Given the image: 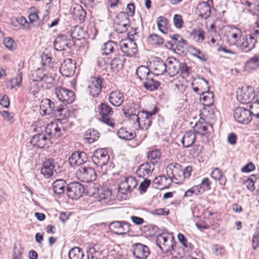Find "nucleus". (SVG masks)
<instances>
[{
	"mask_svg": "<svg viewBox=\"0 0 259 259\" xmlns=\"http://www.w3.org/2000/svg\"><path fill=\"white\" fill-rule=\"evenodd\" d=\"M98 112L100 116L99 119L101 122L109 126H114L115 121L111 117L114 112L112 108L107 103H101L98 106Z\"/></svg>",
	"mask_w": 259,
	"mask_h": 259,
	"instance_id": "1",
	"label": "nucleus"
},
{
	"mask_svg": "<svg viewBox=\"0 0 259 259\" xmlns=\"http://www.w3.org/2000/svg\"><path fill=\"white\" fill-rule=\"evenodd\" d=\"M91 159L95 165L102 167L107 164L110 156L105 149L99 148L94 151Z\"/></svg>",
	"mask_w": 259,
	"mask_h": 259,
	"instance_id": "2",
	"label": "nucleus"
},
{
	"mask_svg": "<svg viewBox=\"0 0 259 259\" xmlns=\"http://www.w3.org/2000/svg\"><path fill=\"white\" fill-rule=\"evenodd\" d=\"M55 94L59 100L65 105L71 104L75 98V94L72 91L61 87L56 88Z\"/></svg>",
	"mask_w": 259,
	"mask_h": 259,
	"instance_id": "3",
	"label": "nucleus"
},
{
	"mask_svg": "<svg viewBox=\"0 0 259 259\" xmlns=\"http://www.w3.org/2000/svg\"><path fill=\"white\" fill-rule=\"evenodd\" d=\"M254 98V90L250 85L243 87L237 91V98L242 104L250 103Z\"/></svg>",
	"mask_w": 259,
	"mask_h": 259,
	"instance_id": "4",
	"label": "nucleus"
},
{
	"mask_svg": "<svg viewBox=\"0 0 259 259\" xmlns=\"http://www.w3.org/2000/svg\"><path fill=\"white\" fill-rule=\"evenodd\" d=\"M156 241L157 245L163 252H171L172 250H174L175 244L173 237H171L170 240L168 241L167 236L163 234H159L157 236Z\"/></svg>",
	"mask_w": 259,
	"mask_h": 259,
	"instance_id": "5",
	"label": "nucleus"
},
{
	"mask_svg": "<svg viewBox=\"0 0 259 259\" xmlns=\"http://www.w3.org/2000/svg\"><path fill=\"white\" fill-rule=\"evenodd\" d=\"M78 179L84 183H90L96 180L97 175L95 170L89 167L81 166L76 171Z\"/></svg>",
	"mask_w": 259,
	"mask_h": 259,
	"instance_id": "6",
	"label": "nucleus"
},
{
	"mask_svg": "<svg viewBox=\"0 0 259 259\" xmlns=\"http://www.w3.org/2000/svg\"><path fill=\"white\" fill-rule=\"evenodd\" d=\"M252 112L243 107H237L234 111L235 120L242 124H248L251 120Z\"/></svg>",
	"mask_w": 259,
	"mask_h": 259,
	"instance_id": "7",
	"label": "nucleus"
},
{
	"mask_svg": "<svg viewBox=\"0 0 259 259\" xmlns=\"http://www.w3.org/2000/svg\"><path fill=\"white\" fill-rule=\"evenodd\" d=\"M131 225L126 221H113L109 225V229L115 234L120 235L125 234L131 230Z\"/></svg>",
	"mask_w": 259,
	"mask_h": 259,
	"instance_id": "8",
	"label": "nucleus"
},
{
	"mask_svg": "<svg viewBox=\"0 0 259 259\" xmlns=\"http://www.w3.org/2000/svg\"><path fill=\"white\" fill-rule=\"evenodd\" d=\"M84 191V187L78 182H73L67 185L66 194L72 199H77L82 196Z\"/></svg>",
	"mask_w": 259,
	"mask_h": 259,
	"instance_id": "9",
	"label": "nucleus"
},
{
	"mask_svg": "<svg viewBox=\"0 0 259 259\" xmlns=\"http://www.w3.org/2000/svg\"><path fill=\"white\" fill-rule=\"evenodd\" d=\"M132 252L134 256L137 259H146L150 254L149 247L140 243L132 245Z\"/></svg>",
	"mask_w": 259,
	"mask_h": 259,
	"instance_id": "10",
	"label": "nucleus"
},
{
	"mask_svg": "<svg viewBox=\"0 0 259 259\" xmlns=\"http://www.w3.org/2000/svg\"><path fill=\"white\" fill-rule=\"evenodd\" d=\"M102 83L103 79L100 76L91 78L88 85L90 95L93 97H97L101 93Z\"/></svg>",
	"mask_w": 259,
	"mask_h": 259,
	"instance_id": "11",
	"label": "nucleus"
},
{
	"mask_svg": "<svg viewBox=\"0 0 259 259\" xmlns=\"http://www.w3.org/2000/svg\"><path fill=\"white\" fill-rule=\"evenodd\" d=\"M75 69V62L71 59H66L61 64L60 72L63 76L69 77L74 74Z\"/></svg>",
	"mask_w": 259,
	"mask_h": 259,
	"instance_id": "12",
	"label": "nucleus"
},
{
	"mask_svg": "<svg viewBox=\"0 0 259 259\" xmlns=\"http://www.w3.org/2000/svg\"><path fill=\"white\" fill-rule=\"evenodd\" d=\"M119 47L121 51L127 57L134 56L138 51L136 42L128 39L126 42H121Z\"/></svg>",
	"mask_w": 259,
	"mask_h": 259,
	"instance_id": "13",
	"label": "nucleus"
},
{
	"mask_svg": "<svg viewBox=\"0 0 259 259\" xmlns=\"http://www.w3.org/2000/svg\"><path fill=\"white\" fill-rule=\"evenodd\" d=\"M57 162L52 158H49L44 161L41 168V174L46 178H49L53 176L54 171H56L55 167Z\"/></svg>",
	"mask_w": 259,
	"mask_h": 259,
	"instance_id": "14",
	"label": "nucleus"
},
{
	"mask_svg": "<svg viewBox=\"0 0 259 259\" xmlns=\"http://www.w3.org/2000/svg\"><path fill=\"white\" fill-rule=\"evenodd\" d=\"M86 153L83 151H76L72 153L69 157L68 162L72 166L80 165L87 161Z\"/></svg>",
	"mask_w": 259,
	"mask_h": 259,
	"instance_id": "15",
	"label": "nucleus"
},
{
	"mask_svg": "<svg viewBox=\"0 0 259 259\" xmlns=\"http://www.w3.org/2000/svg\"><path fill=\"white\" fill-rule=\"evenodd\" d=\"M242 40L240 49L244 52H249L251 51L257 42L256 38L253 35H249L248 36H243Z\"/></svg>",
	"mask_w": 259,
	"mask_h": 259,
	"instance_id": "16",
	"label": "nucleus"
},
{
	"mask_svg": "<svg viewBox=\"0 0 259 259\" xmlns=\"http://www.w3.org/2000/svg\"><path fill=\"white\" fill-rule=\"evenodd\" d=\"M101 51L103 55H115L119 53V47L116 42L109 40L102 45Z\"/></svg>",
	"mask_w": 259,
	"mask_h": 259,
	"instance_id": "17",
	"label": "nucleus"
},
{
	"mask_svg": "<svg viewBox=\"0 0 259 259\" xmlns=\"http://www.w3.org/2000/svg\"><path fill=\"white\" fill-rule=\"evenodd\" d=\"M155 164V162L151 161L140 165L136 171L137 175L140 178L151 175L154 170Z\"/></svg>",
	"mask_w": 259,
	"mask_h": 259,
	"instance_id": "18",
	"label": "nucleus"
},
{
	"mask_svg": "<svg viewBox=\"0 0 259 259\" xmlns=\"http://www.w3.org/2000/svg\"><path fill=\"white\" fill-rule=\"evenodd\" d=\"M157 112L156 107H155L152 111H147L146 110L141 111L140 115H142L140 119L141 128L148 129L151 125V117L155 115Z\"/></svg>",
	"mask_w": 259,
	"mask_h": 259,
	"instance_id": "19",
	"label": "nucleus"
},
{
	"mask_svg": "<svg viewBox=\"0 0 259 259\" xmlns=\"http://www.w3.org/2000/svg\"><path fill=\"white\" fill-rule=\"evenodd\" d=\"M45 132L49 137V139L52 138H58L62 135L61 127L57 122H51L48 124L46 127Z\"/></svg>",
	"mask_w": 259,
	"mask_h": 259,
	"instance_id": "20",
	"label": "nucleus"
},
{
	"mask_svg": "<svg viewBox=\"0 0 259 259\" xmlns=\"http://www.w3.org/2000/svg\"><path fill=\"white\" fill-rule=\"evenodd\" d=\"M98 201L104 205L112 204L111 191L107 187H102L98 189Z\"/></svg>",
	"mask_w": 259,
	"mask_h": 259,
	"instance_id": "21",
	"label": "nucleus"
},
{
	"mask_svg": "<svg viewBox=\"0 0 259 259\" xmlns=\"http://www.w3.org/2000/svg\"><path fill=\"white\" fill-rule=\"evenodd\" d=\"M125 61V58L123 55L119 53L115 55L110 62L111 69L113 72H119L123 69Z\"/></svg>",
	"mask_w": 259,
	"mask_h": 259,
	"instance_id": "22",
	"label": "nucleus"
},
{
	"mask_svg": "<svg viewBox=\"0 0 259 259\" xmlns=\"http://www.w3.org/2000/svg\"><path fill=\"white\" fill-rule=\"evenodd\" d=\"M201 79L205 82L207 90L206 91H202L199 93L200 95V99L204 101L203 103L204 105L209 106L213 103V92L209 90L210 87L208 82L204 78H201Z\"/></svg>",
	"mask_w": 259,
	"mask_h": 259,
	"instance_id": "23",
	"label": "nucleus"
},
{
	"mask_svg": "<svg viewBox=\"0 0 259 259\" xmlns=\"http://www.w3.org/2000/svg\"><path fill=\"white\" fill-rule=\"evenodd\" d=\"M155 74L153 73L150 74L143 82L144 88L149 91H154L158 89L161 83L160 82L154 79Z\"/></svg>",
	"mask_w": 259,
	"mask_h": 259,
	"instance_id": "24",
	"label": "nucleus"
},
{
	"mask_svg": "<svg viewBox=\"0 0 259 259\" xmlns=\"http://www.w3.org/2000/svg\"><path fill=\"white\" fill-rule=\"evenodd\" d=\"M49 141V138L45 134H37L32 137L30 143L33 146L44 148Z\"/></svg>",
	"mask_w": 259,
	"mask_h": 259,
	"instance_id": "25",
	"label": "nucleus"
},
{
	"mask_svg": "<svg viewBox=\"0 0 259 259\" xmlns=\"http://www.w3.org/2000/svg\"><path fill=\"white\" fill-rule=\"evenodd\" d=\"M166 62H164L161 58L156 57L153 62V70L156 75L163 74L167 72Z\"/></svg>",
	"mask_w": 259,
	"mask_h": 259,
	"instance_id": "26",
	"label": "nucleus"
},
{
	"mask_svg": "<svg viewBox=\"0 0 259 259\" xmlns=\"http://www.w3.org/2000/svg\"><path fill=\"white\" fill-rule=\"evenodd\" d=\"M124 96L119 91H112L109 96L108 100L110 103L113 106H119L124 101Z\"/></svg>",
	"mask_w": 259,
	"mask_h": 259,
	"instance_id": "27",
	"label": "nucleus"
},
{
	"mask_svg": "<svg viewBox=\"0 0 259 259\" xmlns=\"http://www.w3.org/2000/svg\"><path fill=\"white\" fill-rule=\"evenodd\" d=\"M67 183L63 179H57L53 183V190L54 193L58 195L63 194L66 190Z\"/></svg>",
	"mask_w": 259,
	"mask_h": 259,
	"instance_id": "28",
	"label": "nucleus"
},
{
	"mask_svg": "<svg viewBox=\"0 0 259 259\" xmlns=\"http://www.w3.org/2000/svg\"><path fill=\"white\" fill-rule=\"evenodd\" d=\"M55 104L50 99H45L42 104L40 105L41 111L44 115H52V112L54 111Z\"/></svg>",
	"mask_w": 259,
	"mask_h": 259,
	"instance_id": "29",
	"label": "nucleus"
},
{
	"mask_svg": "<svg viewBox=\"0 0 259 259\" xmlns=\"http://www.w3.org/2000/svg\"><path fill=\"white\" fill-rule=\"evenodd\" d=\"M196 140V135L193 132H187L183 136L181 142L184 147L189 148L192 146Z\"/></svg>",
	"mask_w": 259,
	"mask_h": 259,
	"instance_id": "30",
	"label": "nucleus"
},
{
	"mask_svg": "<svg viewBox=\"0 0 259 259\" xmlns=\"http://www.w3.org/2000/svg\"><path fill=\"white\" fill-rule=\"evenodd\" d=\"M168 179L164 175L159 176L156 177L153 181V185H155L156 188H158L160 190L167 189L169 187L170 182L168 184H166Z\"/></svg>",
	"mask_w": 259,
	"mask_h": 259,
	"instance_id": "31",
	"label": "nucleus"
},
{
	"mask_svg": "<svg viewBox=\"0 0 259 259\" xmlns=\"http://www.w3.org/2000/svg\"><path fill=\"white\" fill-rule=\"evenodd\" d=\"M197 10L199 11V16L204 19L208 18L211 14V8L207 2L200 4Z\"/></svg>",
	"mask_w": 259,
	"mask_h": 259,
	"instance_id": "32",
	"label": "nucleus"
},
{
	"mask_svg": "<svg viewBox=\"0 0 259 259\" xmlns=\"http://www.w3.org/2000/svg\"><path fill=\"white\" fill-rule=\"evenodd\" d=\"M75 19H77L80 23L84 21L86 17V12L80 5H76L71 11Z\"/></svg>",
	"mask_w": 259,
	"mask_h": 259,
	"instance_id": "33",
	"label": "nucleus"
},
{
	"mask_svg": "<svg viewBox=\"0 0 259 259\" xmlns=\"http://www.w3.org/2000/svg\"><path fill=\"white\" fill-rule=\"evenodd\" d=\"M71 36L73 40H85L87 38V34L83 29L80 26H76L71 32Z\"/></svg>",
	"mask_w": 259,
	"mask_h": 259,
	"instance_id": "34",
	"label": "nucleus"
},
{
	"mask_svg": "<svg viewBox=\"0 0 259 259\" xmlns=\"http://www.w3.org/2000/svg\"><path fill=\"white\" fill-rule=\"evenodd\" d=\"M153 72L151 71L150 69L145 66H140L136 70V74L141 81H144L150 76V74Z\"/></svg>",
	"mask_w": 259,
	"mask_h": 259,
	"instance_id": "35",
	"label": "nucleus"
},
{
	"mask_svg": "<svg viewBox=\"0 0 259 259\" xmlns=\"http://www.w3.org/2000/svg\"><path fill=\"white\" fill-rule=\"evenodd\" d=\"M66 40L67 36L60 35L54 41V49L57 51H62L65 50Z\"/></svg>",
	"mask_w": 259,
	"mask_h": 259,
	"instance_id": "36",
	"label": "nucleus"
},
{
	"mask_svg": "<svg viewBox=\"0 0 259 259\" xmlns=\"http://www.w3.org/2000/svg\"><path fill=\"white\" fill-rule=\"evenodd\" d=\"M118 137L125 140H131L136 137V133L133 131H127L125 128H121L117 132Z\"/></svg>",
	"mask_w": 259,
	"mask_h": 259,
	"instance_id": "37",
	"label": "nucleus"
},
{
	"mask_svg": "<svg viewBox=\"0 0 259 259\" xmlns=\"http://www.w3.org/2000/svg\"><path fill=\"white\" fill-rule=\"evenodd\" d=\"M195 126L197 128L198 131L196 132V134L200 135L202 136H206V142H208L210 139V135L209 132H207V126L202 123H196Z\"/></svg>",
	"mask_w": 259,
	"mask_h": 259,
	"instance_id": "38",
	"label": "nucleus"
},
{
	"mask_svg": "<svg viewBox=\"0 0 259 259\" xmlns=\"http://www.w3.org/2000/svg\"><path fill=\"white\" fill-rule=\"evenodd\" d=\"M166 62L167 72H168V74L171 76L178 74L179 73V67L177 63L179 62L175 60V63L169 59L166 60Z\"/></svg>",
	"mask_w": 259,
	"mask_h": 259,
	"instance_id": "39",
	"label": "nucleus"
},
{
	"mask_svg": "<svg viewBox=\"0 0 259 259\" xmlns=\"http://www.w3.org/2000/svg\"><path fill=\"white\" fill-rule=\"evenodd\" d=\"M211 177L215 180H218L220 185L224 186L227 182L226 178L222 173L219 168H215L211 173Z\"/></svg>",
	"mask_w": 259,
	"mask_h": 259,
	"instance_id": "40",
	"label": "nucleus"
},
{
	"mask_svg": "<svg viewBox=\"0 0 259 259\" xmlns=\"http://www.w3.org/2000/svg\"><path fill=\"white\" fill-rule=\"evenodd\" d=\"M68 256L70 259H82L84 256L83 250L79 247H73L69 250Z\"/></svg>",
	"mask_w": 259,
	"mask_h": 259,
	"instance_id": "41",
	"label": "nucleus"
},
{
	"mask_svg": "<svg viewBox=\"0 0 259 259\" xmlns=\"http://www.w3.org/2000/svg\"><path fill=\"white\" fill-rule=\"evenodd\" d=\"M99 138V134L97 131L89 129L85 132V139L89 143H93Z\"/></svg>",
	"mask_w": 259,
	"mask_h": 259,
	"instance_id": "42",
	"label": "nucleus"
},
{
	"mask_svg": "<svg viewBox=\"0 0 259 259\" xmlns=\"http://www.w3.org/2000/svg\"><path fill=\"white\" fill-rule=\"evenodd\" d=\"M177 64L179 67V72H180L183 78L188 77L191 73V68L188 66L185 62H178Z\"/></svg>",
	"mask_w": 259,
	"mask_h": 259,
	"instance_id": "43",
	"label": "nucleus"
},
{
	"mask_svg": "<svg viewBox=\"0 0 259 259\" xmlns=\"http://www.w3.org/2000/svg\"><path fill=\"white\" fill-rule=\"evenodd\" d=\"M31 79L33 81H40L45 78H48L42 69L38 68L35 70L30 75Z\"/></svg>",
	"mask_w": 259,
	"mask_h": 259,
	"instance_id": "44",
	"label": "nucleus"
},
{
	"mask_svg": "<svg viewBox=\"0 0 259 259\" xmlns=\"http://www.w3.org/2000/svg\"><path fill=\"white\" fill-rule=\"evenodd\" d=\"M139 108V105L132 103L129 107L128 105L122 106V111L125 116L131 115L132 114L136 113V110Z\"/></svg>",
	"mask_w": 259,
	"mask_h": 259,
	"instance_id": "45",
	"label": "nucleus"
},
{
	"mask_svg": "<svg viewBox=\"0 0 259 259\" xmlns=\"http://www.w3.org/2000/svg\"><path fill=\"white\" fill-rule=\"evenodd\" d=\"M168 20L164 16H160L157 18V26L159 30L163 33H166L167 30Z\"/></svg>",
	"mask_w": 259,
	"mask_h": 259,
	"instance_id": "46",
	"label": "nucleus"
},
{
	"mask_svg": "<svg viewBox=\"0 0 259 259\" xmlns=\"http://www.w3.org/2000/svg\"><path fill=\"white\" fill-rule=\"evenodd\" d=\"M256 180V177L255 175H251L246 180H244L243 183L246 185L247 189L252 192L254 191L255 183Z\"/></svg>",
	"mask_w": 259,
	"mask_h": 259,
	"instance_id": "47",
	"label": "nucleus"
},
{
	"mask_svg": "<svg viewBox=\"0 0 259 259\" xmlns=\"http://www.w3.org/2000/svg\"><path fill=\"white\" fill-rule=\"evenodd\" d=\"M246 66L250 69H255L259 67V54H256L249 59L246 63Z\"/></svg>",
	"mask_w": 259,
	"mask_h": 259,
	"instance_id": "48",
	"label": "nucleus"
},
{
	"mask_svg": "<svg viewBox=\"0 0 259 259\" xmlns=\"http://www.w3.org/2000/svg\"><path fill=\"white\" fill-rule=\"evenodd\" d=\"M148 42L152 45H159L163 43V39L160 35L153 33L148 37Z\"/></svg>",
	"mask_w": 259,
	"mask_h": 259,
	"instance_id": "49",
	"label": "nucleus"
},
{
	"mask_svg": "<svg viewBox=\"0 0 259 259\" xmlns=\"http://www.w3.org/2000/svg\"><path fill=\"white\" fill-rule=\"evenodd\" d=\"M181 167V165L177 163L175 164L170 163L167 166L166 168V171L169 179H170V182H171L172 180L171 179V177L170 176V175L171 174L172 177H175L174 174L173 168H175L177 170H180Z\"/></svg>",
	"mask_w": 259,
	"mask_h": 259,
	"instance_id": "50",
	"label": "nucleus"
},
{
	"mask_svg": "<svg viewBox=\"0 0 259 259\" xmlns=\"http://www.w3.org/2000/svg\"><path fill=\"white\" fill-rule=\"evenodd\" d=\"M87 259H99L100 253L96 250L95 247H90L87 251Z\"/></svg>",
	"mask_w": 259,
	"mask_h": 259,
	"instance_id": "51",
	"label": "nucleus"
},
{
	"mask_svg": "<svg viewBox=\"0 0 259 259\" xmlns=\"http://www.w3.org/2000/svg\"><path fill=\"white\" fill-rule=\"evenodd\" d=\"M3 43L9 50L12 51L16 48V44L11 37H5L3 40Z\"/></svg>",
	"mask_w": 259,
	"mask_h": 259,
	"instance_id": "52",
	"label": "nucleus"
},
{
	"mask_svg": "<svg viewBox=\"0 0 259 259\" xmlns=\"http://www.w3.org/2000/svg\"><path fill=\"white\" fill-rule=\"evenodd\" d=\"M114 27L117 33H123L127 31L128 27H130V24L127 23L116 22Z\"/></svg>",
	"mask_w": 259,
	"mask_h": 259,
	"instance_id": "53",
	"label": "nucleus"
},
{
	"mask_svg": "<svg viewBox=\"0 0 259 259\" xmlns=\"http://www.w3.org/2000/svg\"><path fill=\"white\" fill-rule=\"evenodd\" d=\"M160 157V153L158 150H152L149 151L147 154V158L150 160V161L157 162V160Z\"/></svg>",
	"mask_w": 259,
	"mask_h": 259,
	"instance_id": "54",
	"label": "nucleus"
},
{
	"mask_svg": "<svg viewBox=\"0 0 259 259\" xmlns=\"http://www.w3.org/2000/svg\"><path fill=\"white\" fill-rule=\"evenodd\" d=\"M128 16L129 15L125 13V12H120L117 14L116 18L119 20V23H127L130 24Z\"/></svg>",
	"mask_w": 259,
	"mask_h": 259,
	"instance_id": "55",
	"label": "nucleus"
},
{
	"mask_svg": "<svg viewBox=\"0 0 259 259\" xmlns=\"http://www.w3.org/2000/svg\"><path fill=\"white\" fill-rule=\"evenodd\" d=\"M127 184L128 186V192L130 193L136 188L138 185L137 181L132 177H130L128 178H126Z\"/></svg>",
	"mask_w": 259,
	"mask_h": 259,
	"instance_id": "56",
	"label": "nucleus"
},
{
	"mask_svg": "<svg viewBox=\"0 0 259 259\" xmlns=\"http://www.w3.org/2000/svg\"><path fill=\"white\" fill-rule=\"evenodd\" d=\"M97 65L101 70H105L108 67V63L102 57H99L98 58Z\"/></svg>",
	"mask_w": 259,
	"mask_h": 259,
	"instance_id": "57",
	"label": "nucleus"
},
{
	"mask_svg": "<svg viewBox=\"0 0 259 259\" xmlns=\"http://www.w3.org/2000/svg\"><path fill=\"white\" fill-rule=\"evenodd\" d=\"M173 21L175 26L177 28H181L183 25V20L181 15L176 14L174 16Z\"/></svg>",
	"mask_w": 259,
	"mask_h": 259,
	"instance_id": "58",
	"label": "nucleus"
},
{
	"mask_svg": "<svg viewBox=\"0 0 259 259\" xmlns=\"http://www.w3.org/2000/svg\"><path fill=\"white\" fill-rule=\"evenodd\" d=\"M65 110L63 105H55L54 111L52 112V115L57 117H62L64 115L63 113Z\"/></svg>",
	"mask_w": 259,
	"mask_h": 259,
	"instance_id": "59",
	"label": "nucleus"
},
{
	"mask_svg": "<svg viewBox=\"0 0 259 259\" xmlns=\"http://www.w3.org/2000/svg\"><path fill=\"white\" fill-rule=\"evenodd\" d=\"M252 248L255 250L259 246V228H257L252 240Z\"/></svg>",
	"mask_w": 259,
	"mask_h": 259,
	"instance_id": "60",
	"label": "nucleus"
},
{
	"mask_svg": "<svg viewBox=\"0 0 259 259\" xmlns=\"http://www.w3.org/2000/svg\"><path fill=\"white\" fill-rule=\"evenodd\" d=\"M190 49L196 52V53L193 54V56L196 57L197 58L202 61H206V58L205 57V55L202 53L201 51L200 50L194 47H191Z\"/></svg>",
	"mask_w": 259,
	"mask_h": 259,
	"instance_id": "61",
	"label": "nucleus"
},
{
	"mask_svg": "<svg viewBox=\"0 0 259 259\" xmlns=\"http://www.w3.org/2000/svg\"><path fill=\"white\" fill-rule=\"evenodd\" d=\"M141 111H139L138 113H135L132 114L131 115H129L126 116L127 117H128L129 119L132 121H135V122H134V123H137L139 126V127H141V124L140 123V119L141 118L142 115H140Z\"/></svg>",
	"mask_w": 259,
	"mask_h": 259,
	"instance_id": "62",
	"label": "nucleus"
},
{
	"mask_svg": "<svg viewBox=\"0 0 259 259\" xmlns=\"http://www.w3.org/2000/svg\"><path fill=\"white\" fill-rule=\"evenodd\" d=\"M127 186H128V185L127 184L126 179H125L124 182H122L120 183L118 186V191L124 194L130 193V192H128V188Z\"/></svg>",
	"mask_w": 259,
	"mask_h": 259,
	"instance_id": "63",
	"label": "nucleus"
},
{
	"mask_svg": "<svg viewBox=\"0 0 259 259\" xmlns=\"http://www.w3.org/2000/svg\"><path fill=\"white\" fill-rule=\"evenodd\" d=\"M150 183L151 181L149 179H145L143 182L141 183L139 186V189L141 193L146 192L147 188L150 186Z\"/></svg>",
	"mask_w": 259,
	"mask_h": 259,
	"instance_id": "64",
	"label": "nucleus"
}]
</instances>
